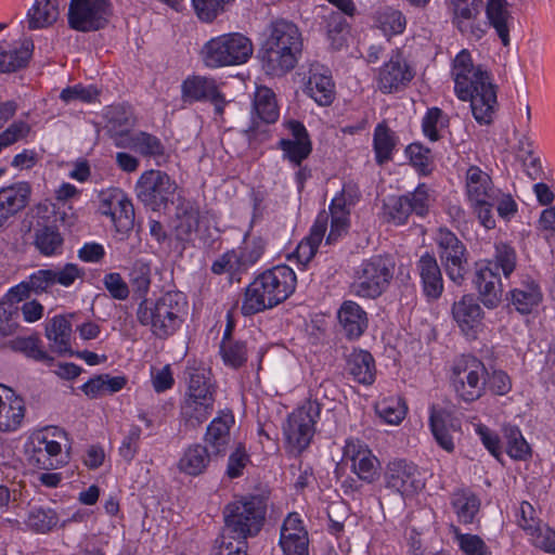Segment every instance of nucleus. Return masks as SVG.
<instances>
[{
	"mask_svg": "<svg viewBox=\"0 0 555 555\" xmlns=\"http://www.w3.org/2000/svg\"><path fill=\"white\" fill-rule=\"evenodd\" d=\"M345 456L352 461V468L360 479L373 482L378 477V460L359 441L347 442Z\"/></svg>",
	"mask_w": 555,
	"mask_h": 555,
	"instance_id": "4be33fe9",
	"label": "nucleus"
},
{
	"mask_svg": "<svg viewBox=\"0 0 555 555\" xmlns=\"http://www.w3.org/2000/svg\"><path fill=\"white\" fill-rule=\"evenodd\" d=\"M338 320L349 339L359 338L367 327L366 312L354 301H345L339 311Z\"/></svg>",
	"mask_w": 555,
	"mask_h": 555,
	"instance_id": "cd10ccee",
	"label": "nucleus"
},
{
	"mask_svg": "<svg viewBox=\"0 0 555 555\" xmlns=\"http://www.w3.org/2000/svg\"><path fill=\"white\" fill-rule=\"evenodd\" d=\"M135 142L134 151L144 156L157 157L165 154V147L160 140L147 132L135 133Z\"/></svg>",
	"mask_w": 555,
	"mask_h": 555,
	"instance_id": "052dcab7",
	"label": "nucleus"
},
{
	"mask_svg": "<svg viewBox=\"0 0 555 555\" xmlns=\"http://www.w3.org/2000/svg\"><path fill=\"white\" fill-rule=\"evenodd\" d=\"M266 512V500L259 495L228 504L223 513L225 537L230 533L241 539L256 535L263 525Z\"/></svg>",
	"mask_w": 555,
	"mask_h": 555,
	"instance_id": "423d86ee",
	"label": "nucleus"
},
{
	"mask_svg": "<svg viewBox=\"0 0 555 555\" xmlns=\"http://www.w3.org/2000/svg\"><path fill=\"white\" fill-rule=\"evenodd\" d=\"M452 315L466 336L475 337L476 330L481 325L483 311L473 295H464L453 304Z\"/></svg>",
	"mask_w": 555,
	"mask_h": 555,
	"instance_id": "412c9836",
	"label": "nucleus"
},
{
	"mask_svg": "<svg viewBox=\"0 0 555 555\" xmlns=\"http://www.w3.org/2000/svg\"><path fill=\"white\" fill-rule=\"evenodd\" d=\"M485 364L475 357L463 358L453 367V385L456 393L466 402L479 399L485 390L486 376Z\"/></svg>",
	"mask_w": 555,
	"mask_h": 555,
	"instance_id": "1a4fd4ad",
	"label": "nucleus"
},
{
	"mask_svg": "<svg viewBox=\"0 0 555 555\" xmlns=\"http://www.w3.org/2000/svg\"><path fill=\"white\" fill-rule=\"evenodd\" d=\"M296 274L287 266H278L257 276L246 288L244 315H253L286 300L295 291Z\"/></svg>",
	"mask_w": 555,
	"mask_h": 555,
	"instance_id": "7ed1b4c3",
	"label": "nucleus"
},
{
	"mask_svg": "<svg viewBox=\"0 0 555 555\" xmlns=\"http://www.w3.org/2000/svg\"><path fill=\"white\" fill-rule=\"evenodd\" d=\"M220 353L224 363L235 369L247 361V348L245 343L241 340L221 341Z\"/></svg>",
	"mask_w": 555,
	"mask_h": 555,
	"instance_id": "864d4df0",
	"label": "nucleus"
},
{
	"mask_svg": "<svg viewBox=\"0 0 555 555\" xmlns=\"http://www.w3.org/2000/svg\"><path fill=\"white\" fill-rule=\"evenodd\" d=\"M234 425L231 410L220 411L207 426L205 441L215 456H223L230 443V429Z\"/></svg>",
	"mask_w": 555,
	"mask_h": 555,
	"instance_id": "aec40b11",
	"label": "nucleus"
},
{
	"mask_svg": "<svg viewBox=\"0 0 555 555\" xmlns=\"http://www.w3.org/2000/svg\"><path fill=\"white\" fill-rule=\"evenodd\" d=\"M183 295L168 292L156 300L144 298L137 310V319L143 326H150L152 333L160 339L172 335L180 326Z\"/></svg>",
	"mask_w": 555,
	"mask_h": 555,
	"instance_id": "20e7f679",
	"label": "nucleus"
},
{
	"mask_svg": "<svg viewBox=\"0 0 555 555\" xmlns=\"http://www.w3.org/2000/svg\"><path fill=\"white\" fill-rule=\"evenodd\" d=\"M199 210L194 203L180 198L176 206V233L179 240H188L197 229Z\"/></svg>",
	"mask_w": 555,
	"mask_h": 555,
	"instance_id": "473e14b6",
	"label": "nucleus"
},
{
	"mask_svg": "<svg viewBox=\"0 0 555 555\" xmlns=\"http://www.w3.org/2000/svg\"><path fill=\"white\" fill-rule=\"evenodd\" d=\"M112 14L108 0H70L68 25L82 33L95 31L108 24Z\"/></svg>",
	"mask_w": 555,
	"mask_h": 555,
	"instance_id": "6e6552de",
	"label": "nucleus"
},
{
	"mask_svg": "<svg viewBox=\"0 0 555 555\" xmlns=\"http://www.w3.org/2000/svg\"><path fill=\"white\" fill-rule=\"evenodd\" d=\"M34 50L31 40H26L18 49L0 46V73H14L27 66Z\"/></svg>",
	"mask_w": 555,
	"mask_h": 555,
	"instance_id": "f704fd0d",
	"label": "nucleus"
},
{
	"mask_svg": "<svg viewBox=\"0 0 555 555\" xmlns=\"http://www.w3.org/2000/svg\"><path fill=\"white\" fill-rule=\"evenodd\" d=\"M232 0H192L199 20L212 22L224 10V5Z\"/></svg>",
	"mask_w": 555,
	"mask_h": 555,
	"instance_id": "e2e57ef3",
	"label": "nucleus"
},
{
	"mask_svg": "<svg viewBox=\"0 0 555 555\" xmlns=\"http://www.w3.org/2000/svg\"><path fill=\"white\" fill-rule=\"evenodd\" d=\"M486 263L492 266L495 272L501 269L504 276L508 278L516 268L515 250L506 244H499L495 246L494 258Z\"/></svg>",
	"mask_w": 555,
	"mask_h": 555,
	"instance_id": "5fc2aeb1",
	"label": "nucleus"
},
{
	"mask_svg": "<svg viewBox=\"0 0 555 555\" xmlns=\"http://www.w3.org/2000/svg\"><path fill=\"white\" fill-rule=\"evenodd\" d=\"M542 299L539 286L534 282L524 284L520 288L511 292V302L515 309L522 313H530L533 307L538 306Z\"/></svg>",
	"mask_w": 555,
	"mask_h": 555,
	"instance_id": "ea45409f",
	"label": "nucleus"
},
{
	"mask_svg": "<svg viewBox=\"0 0 555 555\" xmlns=\"http://www.w3.org/2000/svg\"><path fill=\"white\" fill-rule=\"evenodd\" d=\"M327 38L334 50H341L347 46L350 33L349 24L346 18L337 12H332L326 22Z\"/></svg>",
	"mask_w": 555,
	"mask_h": 555,
	"instance_id": "c03bdc74",
	"label": "nucleus"
},
{
	"mask_svg": "<svg viewBox=\"0 0 555 555\" xmlns=\"http://www.w3.org/2000/svg\"><path fill=\"white\" fill-rule=\"evenodd\" d=\"M473 282L482 304L488 308L496 307L502 297V284L493 267L486 261L477 262Z\"/></svg>",
	"mask_w": 555,
	"mask_h": 555,
	"instance_id": "f3484780",
	"label": "nucleus"
},
{
	"mask_svg": "<svg viewBox=\"0 0 555 555\" xmlns=\"http://www.w3.org/2000/svg\"><path fill=\"white\" fill-rule=\"evenodd\" d=\"M437 243L447 275L455 284L461 285L465 279L467 264L464 244L454 233L446 229L439 230Z\"/></svg>",
	"mask_w": 555,
	"mask_h": 555,
	"instance_id": "9b49d317",
	"label": "nucleus"
},
{
	"mask_svg": "<svg viewBox=\"0 0 555 555\" xmlns=\"http://www.w3.org/2000/svg\"><path fill=\"white\" fill-rule=\"evenodd\" d=\"M253 51L249 38L233 33L210 39L204 44L201 53L207 67L219 68L247 62Z\"/></svg>",
	"mask_w": 555,
	"mask_h": 555,
	"instance_id": "39448f33",
	"label": "nucleus"
},
{
	"mask_svg": "<svg viewBox=\"0 0 555 555\" xmlns=\"http://www.w3.org/2000/svg\"><path fill=\"white\" fill-rule=\"evenodd\" d=\"M216 389L203 372H194L190 376L189 391L185 399H193L203 403H215Z\"/></svg>",
	"mask_w": 555,
	"mask_h": 555,
	"instance_id": "37998d69",
	"label": "nucleus"
},
{
	"mask_svg": "<svg viewBox=\"0 0 555 555\" xmlns=\"http://www.w3.org/2000/svg\"><path fill=\"white\" fill-rule=\"evenodd\" d=\"M254 111L256 117H253L250 125L244 129L249 139L260 131V122L273 124L279 118L275 94L271 89L267 87L257 88L254 96Z\"/></svg>",
	"mask_w": 555,
	"mask_h": 555,
	"instance_id": "dca6fc26",
	"label": "nucleus"
},
{
	"mask_svg": "<svg viewBox=\"0 0 555 555\" xmlns=\"http://www.w3.org/2000/svg\"><path fill=\"white\" fill-rule=\"evenodd\" d=\"M125 126L126 127L122 128V124L120 121L117 122V120H112L108 129L109 135L117 147L134 151L137 145L135 133H130L129 131V127L132 126V121H130L129 118H125Z\"/></svg>",
	"mask_w": 555,
	"mask_h": 555,
	"instance_id": "13d9d810",
	"label": "nucleus"
},
{
	"mask_svg": "<svg viewBox=\"0 0 555 555\" xmlns=\"http://www.w3.org/2000/svg\"><path fill=\"white\" fill-rule=\"evenodd\" d=\"M279 147L283 151L284 157L295 165H300L312 151V144L310 140H291L282 139L279 142Z\"/></svg>",
	"mask_w": 555,
	"mask_h": 555,
	"instance_id": "603ef678",
	"label": "nucleus"
},
{
	"mask_svg": "<svg viewBox=\"0 0 555 555\" xmlns=\"http://www.w3.org/2000/svg\"><path fill=\"white\" fill-rule=\"evenodd\" d=\"M280 545L284 555H309V539L307 531L281 534Z\"/></svg>",
	"mask_w": 555,
	"mask_h": 555,
	"instance_id": "6e6d98bb",
	"label": "nucleus"
},
{
	"mask_svg": "<svg viewBox=\"0 0 555 555\" xmlns=\"http://www.w3.org/2000/svg\"><path fill=\"white\" fill-rule=\"evenodd\" d=\"M129 283L133 294L144 299L151 285L150 264L142 260H137L129 274Z\"/></svg>",
	"mask_w": 555,
	"mask_h": 555,
	"instance_id": "8fccbe9b",
	"label": "nucleus"
},
{
	"mask_svg": "<svg viewBox=\"0 0 555 555\" xmlns=\"http://www.w3.org/2000/svg\"><path fill=\"white\" fill-rule=\"evenodd\" d=\"M473 282L482 304L488 308L496 307L502 297V284L493 267L486 261L477 262Z\"/></svg>",
	"mask_w": 555,
	"mask_h": 555,
	"instance_id": "a211bd4d",
	"label": "nucleus"
},
{
	"mask_svg": "<svg viewBox=\"0 0 555 555\" xmlns=\"http://www.w3.org/2000/svg\"><path fill=\"white\" fill-rule=\"evenodd\" d=\"M12 348L15 351L25 353L28 358L36 361L48 362L53 359L40 347V340L38 337H21L12 341Z\"/></svg>",
	"mask_w": 555,
	"mask_h": 555,
	"instance_id": "4d7b16f0",
	"label": "nucleus"
},
{
	"mask_svg": "<svg viewBox=\"0 0 555 555\" xmlns=\"http://www.w3.org/2000/svg\"><path fill=\"white\" fill-rule=\"evenodd\" d=\"M374 18L377 27L387 36L401 34L406 24L404 15L392 8H384L376 11Z\"/></svg>",
	"mask_w": 555,
	"mask_h": 555,
	"instance_id": "49530a36",
	"label": "nucleus"
},
{
	"mask_svg": "<svg viewBox=\"0 0 555 555\" xmlns=\"http://www.w3.org/2000/svg\"><path fill=\"white\" fill-rule=\"evenodd\" d=\"M452 506L460 522L472 524L479 511L480 501L475 494L460 491L454 493Z\"/></svg>",
	"mask_w": 555,
	"mask_h": 555,
	"instance_id": "a18cd8bd",
	"label": "nucleus"
},
{
	"mask_svg": "<svg viewBox=\"0 0 555 555\" xmlns=\"http://www.w3.org/2000/svg\"><path fill=\"white\" fill-rule=\"evenodd\" d=\"M177 183L162 170L144 171L135 184L138 199L149 209L160 211L172 202Z\"/></svg>",
	"mask_w": 555,
	"mask_h": 555,
	"instance_id": "0eeeda50",
	"label": "nucleus"
},
{
	"mask_svg": "<svg viewBox=\"0 0 555 555\" xmlns=\"http://www.w3.org/2000/svg\"><path fill=\"white\" fill-rule=\"evenodd\" d=\"M54 270L40 269L29 275L27 281L11 287L8 292V298L11 301H22L30 297L31 294L39 295L49 291L54 285Z\"/></svg>",
	"mask_w": 555,
	"mask_h": 555,
	"instance_id": "bb28decb",
	"label": "nucleus"
},
{
	"mask_svg": "<svg viewBox=\"0 0 555 555\" xmlns=\"http://www.w3.org/2000/svg\"><path fill=\"white\" fill-rule=\"evenodd\" d=\"M210 463V454L205 446L195 443L186 448L182 457L179 460L178 468L180 472L198 476L203 474Z\"/></svg>",
	"mask_w": 555,
	"mask_h": 555,
	"instance_id": "72a5a7b5",
	"label": "nucleus"
},
{
	"mask_svg": "<svg viewBox=\"0 0 555 555\" xmlns=\"http://www.w3.org/2000/svg\"><path fill=\"white\" fill-rule=\"evenodd\" d=\"M466 190L472 204H487V201L498 199L499 190L494 188L491 177L477 166L467 169Z\"/></svg>",
	"mask_w": 555,
	"mask_h": 555,
	"instance_id": "b1692460",
	"label": "nucleus"
},
{
	"mask_svg": "<svg viewBox=\"0 0 555 555\" xmlns=\"http://www.w3.org/2000/svg\"><path fill=\"white\" fill-rule=\"evenodd\" d=\"M25 405L22 398L16 397L7 404L0 396V431L16 430L24 418Z\"/></svg>",
	"mask_w": 555,
	"mask_h": 555,
	"instance_id": "a19ab883",
	"label": "nucleus"
},
{
	"mask_svg": "<svg viewBox=\"0 0 555 555\" xmlns=\"http://www.w3.org/2000/svg\"><path fill=\"white\" fill-rule=\"evenodd\" d=\"M28 524L37 532L46 533L57 524V517L52 509L38 508L30 513Z\"/></svg>",
	"mask_w": 555,
	"mask_h": 555,
	"instance_id": "0e129e2a",
	"label": "nucleus"
},
{
	"mask_svg": "<svg viewBox=\"0 0 555 555\" xmlns=\"http://www.w3.org/2000/svg\"><path fill=\"white\" fill-rule=\"evenodd\" d=\"M306 91L319 105L332 104L335 91L330 70L319 64L311 65Z\"/></svg>",
	"mask_w": 555,
	"mask_h": 555,
	"instance_id": "a878e982",
	"label": "nucleus"
},
{
	"mask_svg": "<svg viewBox=\"0 0 555 555\" xmlns=\"http://www.w3.org/2000/svg\"><path fill=\"white\" fill-rule=\"evenodd\" d=\"M72 325L63 315L54 317L46 327L47 338L53 343L52 348L60 354L69 351Z\"/></svg>",
	"mask_w": 555,
	"mask_h": 555,
	"instance_id": "4c0bfd02",
	"label": "nucleus"
},
{
	"mask_svg": "<svg viewBox=\"0 0 555 555\" xmlns=\"http://www.w3.org/2000/svg\"><path fill=\"white\" fill-rule=\"evenodd\" d=\"M416 269L421 278L424 295L429 300L438 299L443 292V279L435 256L429 253L421 256L416 263Z\"/></svg>",
	"mask_w": 555,
	"mask_h": 555,
	"instance_id": "5701e85b",
	"label": "nucleus"
},
{
	"mask_svg": "<svg viewBox=\"0 0 555 555\" xmlns=\"http://www.w3.org/2000/svg\"><path fill=\"white\" fill-rule=\"evenodd\" d=\"M28 28L38 29L52 25L59 17L57 0H36L27 13Z\"/></svg>",
	"mask_w": 555,
	"mask_h": 555,
	"instance_id": "e433bc0d",
	"label": "nucleus"
},
{
	"mask_svg": "<svg viewBox=\"0 0 555 555\" xmlns=\"http://www.w3.org/2000/svg\"><path fill=\"white\" fill-rule=\"evenodd\" d=\"M386 487L395 490L403 499L412 496L425 487L417 466L405 460H395L385 473Z\"/></svg>",
	"mask_w": 555,
	"mask_h": 555,
	"instance_id": "2eb2a0df",
	"label": "nucleus"
},
{
	"mask_svg": "<svg viewBox=\"0 0 555 555\" xmlns=\"http://www.w3.org/2000/svg\"><path fill=\"white\" fill-rule=\"evenodd\" d=\"M452 75L459 99L470 102L477 122L490 125L498 106V87L490 73L481 66H475L470 53L462 50L453 61Z\"/></svg>",
	"mask_w": 555,
	"mask_h": 555,
	"instance_id": "f257e3e1",
	"label": "nucleus"
},
{
	"mask_svg": "<svg viewBox=\"0 0 555 555\" xmlns=\"http://www.w3.org/2000/svg\"><path fill=\"white\" fill-rule=\"evenodd\" d=\"M411 164L422 173L429 172V166L433 162L431 151L420 143L410 144L406 150Z\"/></svg>",
	"mask_w": 555,
	"mask_h": 555,
	"instance_id": "69168bd1",
	"label": "nucleus"
},
{
	"mask_svg": "<svg viewBox=\"0 0 555 555\" xmlns=\"http://www.w3.org/2000/svg\"><path fill=\"white\" fill-rule=\"evenodd\" d=\"M320 411L321 404L317 400H309L288 416L284 434L287 442L298 452L310 444Z\"/></svg>",
	"mask_w": 555,
	"mask_h": 555,
	"instance_id": "9d476101",
	"label": "nucleus"
},
{
	"mask_svg": "<svg viewBox=\"0 0 555 555\" xmlns=\"http://www.w3.org/2000/svg\"><path fill=\"white\" fill-rule=\"evenodd\" d=\"M347 371L358 383L371 385L375 379V361L369 351L354 349L347 358Z\"/></svg>",
	"mask_w": 555,
	"mask_h": 555,
	"instance_id": "7c9ffc66",
	"label": "nucleus"
},
{
	"mask_svg": "<svg viewBox=\"0 0 555 555\" xmlns=\"http://www.w3.org/2000/svg\"><path fill=\"white\" fill-rule=\"evenodd\" d=\"M264 242L262 238H254L245 241L244 247L240 255H237L240 266L254 264L263 254Z\"/></svg>",
	"mask_w": 555,
	"mask_h": 555,
	"instance_id": "338daca9",
	"label": "nucleus"
},
{
	"mask_svg": "<svg viewBox=\"0 0 555 555\" xmlns=\"http://www.w3.org/2000/svg\"><path fill=\"white\" fill-rule=\"evenodd\" d=\"M395 146V132L387 126L386 122L378 124L374 131V151L376 154V162L379 165H383L384 163L390 160Z\"/></svg>",
	"mask_w": 555,
	"mask_h": 555,
	"instance_id": "79ce46f5",
	"label": "nucleus"
},
{
	"mask_svg": "<svg viewBox=\"0 0 555 555\" xmlns=\"http://www.w3.org/2000/svg\"><path fill=\"white\" fill-rule=\"evenodd\" d=\"M18 301H11L8 298V294L0 301V334L2 336L12 335L18 324L14 322V319L18 317V310L14 307V304Z\"/></svg>",
	"mask_w": 555,
	"mask_h": 555,
	"instance_id": "bf43d9fd",
	"label": "nucleus"
},
{
	"mask_svg": "<svg viewBox=\"0 0 555 555\" xmlns=\"http://www.w3.org/2000/svg\"><path fill=\"white\" fill-rule=\"evenodd\" d=\"M328 215L325 211L319 214L310 234L302 240L295 250V256L300 264H307L315 255L317 249L325 234Z\"/></svg>",
	"mask_w": 555,
	"mask_h": 555,
	"instance_id": "c85d7f7f",
	"label": "nucleus"
},
{
	"mask_svg": "<svg viewBox=\"0 0 555 555\" xmlns=\"http://www.w3.org/2000/svg\"><path fill=\"white\" fill-rule=\"evenodd\" d=\"M35 245L44 256L59 254L63 245V237L53 227H41L36 229Z\"/></svg>",
	"mask_w": 555,
	"mask_h": 555,
	"instance_id": "de8ad7c7",
	"label": "nucleus"
},
{
	"mask_svg": "<svg viewBox=\"0 0 555 555\" xmlns=\"http://www.w3.org/2000/svg\"><path fill=\"white\" fill-rule=\"evenodd\" d=\"M30 185L27 182H18L0 190V207L4 215L11 216L23 210L30 197Z\"/></svg>",
	"mask_w": 555,
	"mask_h": 555,
	"instance_id": "c756f323",
	"label": "nucleus"
},
{
	"mask_svg": "<svg viewBox=\"0 0 555 555\" xmlns=\"http://www.w3.org/2000/svg\"><path fill=\"white\" fill-rule=\"evenodd\" d=\"M375 412L386 423L399 424L406 414V406L400 399H385L375 404Z\"/></svg>",
	"mask_w": 555,
	"mask_h": 555,
	"instance_id": "3c124183",
	"label": "nucleus"
},
{
	"mask_svg": "<svg viewBox=\"0 0 555 555\" xmlns=\"http://www.w3.org/2000/svg\"><path fill=\"white\" fill-rule=\"evenodd\" d=\"M216 542L218 543L216 555H246V539L235 537V533L225 537V528H223L220 539Z\"/></svg>",
	"mask_w": 555,
	"mask_h": 555,
	"instance_id": "680f3d73",
	"label": "nucleus"
},
{
	"mask_svg": "<svg viewBox=\"0 0 555 555\" xmlns=\"http://www.w3.org/2000/svg\"><path fill=\"white\" fill-rule=\"evenodd\" d=\"M114 199L115 206L104 214L111 216L118 232H128L134 224L133 205L124 194L115 195Z\"/></svg>",
	"mask_w": 555,
	"mask_h": 555,
	"instance_id": "58836bf2",
	"label": "nucleus"
},
{
	"mask_svg": "<svg viewBox=\"0 0 555 555\" xmlns=\"http://www.w3.org/2000/svg\"><path fill=\"white\" fill-rule=\"evenodd\" d=\"M181 98L184 103L210 102L217 115H222L227 100L219 90L217 80L211 77L192 75L181 85Z\"/></svg>",
	"mask_w": 555,
	"mask_h": 555,
	"instance_id": "ddd939ff",
	"label": "nucleus"
},
{
	"mask_svg": "<svg viewBox=\"0 0 555 555\" xmlns=\"http://www.w3.org/2000/svg\"><path fill=\"white\" fill-rule=\"evenodd\" d=\"M302 52V36L297 25L284 18L271 22L261 46V61L266 72L282 76L293 70Z\"/></svg>",
	"mask_w": 555,
	"mask_h": 555,
	"instance_id": "f03ea898",
	"label": "nucleus"
},
{
	"mask_svg": "<svg viewBox=\"0 0 555 555\" xmlns=\"http://www.w3.org/2000/svg\"><path fill=\"white\" fill-rule=\"evenodd\" d=\"M391 276L383 258H372L362 264L357 281L352 285L353 293L360 297L375 298L382 294Z\"/></svg>",
	"mask_w": 555,
	"mask_h": 555,
	"instance_id": "4468645a",
	"label": "nucleus"
},
{
	"mask_svg": "<svg viewBox=\"0 0 555 555\" xmlns=\"http://www.w3.org/2000/svg\"><path fill=\"white\" fill-rule=\"evenodd\" d=\"M414 73L400 53L392 55L379 72L378 87L384 93H391L405 87Z\"/></svg>",
	"mask_w": 555,
	"mask_h": 555,
	"instance_id": "6ab92c4d",
	"label": "nucleus"
},
{
	"mask_svg": "<svg viewBox=\"0 0 555 555\" xmlns=\"http://www.w3.org/2000/svg\"><path fill=\"white\" fill-rule=\"evenodd\" d=\"M506 439V450L511 457L525 461L531 455V448L516 426L507 425L503 428Z\"/></svg>",
	"mask_w": 555,
	"mask_h": 555,
	"instance_id": "09e8293b",
	"label": "nucleus"
},
{
	"mask_svg": "<svg viewBox=\"0 0 555 555\" xmlns=\"http://www.w3.org/2000/svg\"><path fill=\"white\" fill-rule=\"evenodd\" d=\"M429 426L437 443L447 452L454 450L452 433L459 430L457 420L444 409H430Z\"/></svg>",
	"mask_w": 555,
	"mask_h": 555,
	"instance_id": "393cba45",
	"label": "nucleus"
},
{
	"mask_svg": "<svg viewBox=\"0 0 555 555\" xmlns=\"http://www.w3.org/2000/svg\"><path fill=\"white\" fill-rule=\"evenodd\" d=\"M214 404L203 403L193 399H184L181 404V422L185 431L196 430L208 418Z\"/></svg>",
	"mask_w": 555,
	"mask_h": 555,
	"instance_id": "c9c22d12",
	"label": "nucleus"
},
{
	"mask_svg": "<svg viewBox=\"0 0 555 555\" xmlns=\"http://www.w3.org/2000/svg\"><path fill=\"white\" fill-rule=\"evenodd\" d=\"M428 189L425 184H420L412 193L389 198L384 204V215L387 221L403 224L412 212L424 217L428 212Z\"/></svg>",
	"mask_w": 555,
	"mask_h": 555,
	"instance_id": "f8f14e48",
	"label": "nucleus"
},
{
	"mask_svg": "<svg viewBox=\"0 0 555 555\" xmlns=\"http://www.w3.org/2000/svg\"><path fill=\"white\" fill-rule=\"evenodd\" d=\"M490 25L495 29L504 47L509 46V26L512 18L506 0H488L486 8Z\"/></svg>",
	"mask_w": 555,
	"mask_h": 555,
	"instance_id": "2f4dec72",
	"label": "nucleus"
},
{
	"mask_svg": "<svg viewBox=\"0 0 555 555\" xmlns=\"http://www.w3.org/2000/svg\"><path fill=\"white\" fill-rule=\"evenodd\" d=\"M109 295L117 300H125L129 296V286L117 272L108 273L103 280Z\"/></svg>",
	"mask_w": 555,
	"mask_h": 555,
	"instance_id": "774afa93",
	"label": "nucleus"
}]
</instances>
